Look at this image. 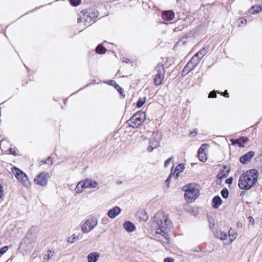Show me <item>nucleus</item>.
Wrapping results in <instances>:
<instances>
[{"mask_svg":"<svg viewBox=\"0 0 262 262\" xmlns=\"http://www.w3.org/2000/svg\"><path fill=\"white\" fill-rule=\"evenodd\" d=\"M172 225V224L168 219H164V222L161 220H157L154 225L155 233L153 236L155 239L163 244H169L168 232Z\"/></svg>","mask_w":262,"mask_h":262,"instance_id":"f257e3e1","label":"nucleus"},{"mask_svg":"<svg viewBox=\"0 0 262 262\" xmlns=\"http://www.w3.org/2000/svg\"><path fill=\"white\" fill-rule=\"evenodd\" d=\"M258 172L256 169L247 170L241 175L238 179V185L240 189L248 190L257 182Z\"/></svg>","mask_w":262,"mask_h":262,"instance_id":"f03ea898","label":"nucleus"},{"mask_svg":"<svg viewBox=\"0 0 262 262\" xmlns=\"http://www.w3.org/2000/svg\"><path fill=\"white\" fill-rule=\"evenodd\" d=\"M145 118L146 115L145 112L138 111L127 121V122L130 127L138 128L145 120Z\"/></svg>","mask_w":262,"mask_h":262,"instance_id":"7ed1b4c3","label":"nucleus"},{"mask_svg":"<svg viewBox=\"0 0 262 262\" xmlns=\"http://www.w3.org/2000/svg\"><path fill=\"white\" fill-rule=\"evenodd\" d=\"M155 70L157 72L155 75L154 82L155 85H159L162 84L165 73V68L163 64L159 63L155 67Z\"/></svg>","mask_w":262,"mask_h":262,"instance_id":"20e7f679","label":"nucleus"},{"mask_svg":"<svg viewBox=\"0 0 262 262\" xmlns=\"http://www.w3.org/2000/svg\"><path fill=\"white\" fill-rule=\"evenodd\" d=\"M98 220L96 217L90 218L83 224L81 229L84 233H88L92 230L97 225Z\"/></svg>","mask_w":262,"mask_h":262,"instance_id":"39448f33","label":"nucleus"},{"mask_svg":"<svg viewBox=\"0 0 262 262\" xmlns=\"http://www.w3.org/2000/svg\"><path fill=\"white\" fill-rule=\"evenodd\" d=\"M199 63V60L193 56L183 68L182 75L184 76L189 73L191 71L194 69Z\"/></svg>","mask_w":262,"mask_h":262,"instance_id":"423d86ee","label":"nucleus"},{"mask_svg":"<svg viewBox=\"0 0 262 262\" xmlns=\"http://www.w3.org/2000/svg\"><path fill=\"white\" fill-rule=\"evenodd\" d=\"M48 174V173H46L44 172H41L34 178V183L36 184L41 186H46L48 182V179L47 178V175Z\"/></svg>","mask_w":262,"mask_h":262,"instance_id":"0eeeda50","label":"nucleus"},{"mask_svg":"<svg viewBox=\"0 0 262 262\" xmlns=\"http://www.w3.org/2000/svg\"><path fill=\"white\" fill-rule=\"evenodd\" d=\"M200 191L199 189L186 192L184 197L187 203H192L199 196Z\"/></svg>","mask_w":262,"mask_h":262,"instance_id":"6e6552de","label":"nucleus"},{"mask_svg":"<svg viewBox=\"0 0 262 262\" xmlns=\"http://www.w3.org/2000/svg\"><path fill=\"white\" fill-rule=\"evenodd\" d=\"M79 185H81L82 188H96L98 185V183L91 179H86L83 181L79 182Z\"/></svg>","mask_w":262,"mask_h":262,"instance_id":"1a4fd4ad","label":"nucleus"},{"mask_svg":"<svg viewBox=\"0 0 262 262\" xmlns=\"http://www.w3.org/2000/svg\"><path fill=\"white\" fill-rule=\"evenodd\" d=\"M38 230V228L37 226H32L27 232L26 237L31 241H34L36 237Z\"/></svg>","mask_w":262,"mask_h":262,"instance_id":"9d476101","label":"nucleus"},{"mask_svg":"<svg viewBox=\"0 0 262 262\" xmlns=\"http://www.w3.org/2000/svg\"><path fill=\"white\" fill-rule=\"evenodd\" d=\"M255 152L253 151H250L244 155L239 158V161L242 164H246L250 161L251 159L254 156Z\"/></svg>","mask_w":262,"mask_h":262,"instance_id":"9b49d317","label":"nucleus"},{"mask_svg":"<svg viewBox=\"0 0 262 262\" xmlns=\"http://www.w3.org/2000/svg\"><path fill=\"white\" fill-rule=\"evenodd\" d=\"M249 140L248 137H243L239 139H231V141L233 145L237 144L239 147H244V144L247 143Z\"/></svg>","mask_w":262,"mask_h":262,"instance_id":"f8f14e48","label":"nucleus"},{"mask_svg":"<svg viewBox=\"0 0 262 262\" xmlns=\"http://www.w3.org/2000/svg\"><path fill=\"white\" fill-rule=\"evenodd\" d=\"M174 13L172 10L163 11L161 14V17L166 20H171L174 17Z\"/></svg>","mask_w":262,"mask_h":262,"instance_id":"ddd939ff","label":"nucleus"},{"mask_svg":"<svg viewBox=\"0 0 262 262\" xmlns=\"http://www.w3.org/2000/svg\"><path fill=\"white\" fill-rule=\"evenodd\" d=\"M209 51V47H205L202 48L200 51L195 53L193 56L194 57L197 58V59L199 60V62H200L201 59L208 53Z\"/></svg>","mask_w":262,"mask_h":262,"instance_id":"4468645a","label":"nucleus"},{"mask_svg":"<svg viewBox=\"0 0 262 262\" xmlns=\"http://www.w3.org/2000/svg\"><path fill=\"white\" fill-rule=\"evenodd\" d=\"M121 212V209L116 206L112 209H111L107 212V215L111 219H115Z\"/></svg>","mask_w":262,"mask_h":262,"instance_id":"2eb2a0df","label":"nucleus"},{"mask_svg":"<svg viewBox=\"0 0 262 262\" xmlns=\"http://www.w3.org/2000/svg\"><path fill=\"white\" fill-rule=\"evenodd\" d=\"M123 227L125 230L128 232H133L136 229L134 224L130 221L125 222L123 224Z\"/></svg>","mask_w":262,"mask_h":262,"instance_id":"dca6fc26","label":"nucleus"},{"mask_svg":"<svg viewBox=\"0 0 262 262\" xmlns=\"http://www.w3.org/2000/svg\"><path fill=\"white\" fill-rule=\"evenodd\" d=\"M100 256V254L97 252H92L90 253L87 257L88 262H97L99 257Z\"/></svg>","mask_w":262,"mask_h":262,"instance_id":"f3484780","label":"nucleus"},{"mask_svg":"<svg viewBox=\"0 0 262 262\" xmlns=\"http://www.w3.org/2000/svg\"><path fill=\"white\" fill-rule=\"evenodd\" d=\"M212 207L214 209L218 208L221 205L222 203V200L221 198L218 196L216 195L214 196L212 199Z\"/></svg>","mask_w":262,"mask_h":262,"instance_id":"a211bd4d","label":"nucleus"},{"mask_svg":"<svg viewBox=\"0 0 262 262\" xmlns=\"http://www.w3.org/2000/svg\"><path fill=\"white\" fill-rule=\"evenodd\" d=\"M17 179L21 181L24 186H27L29 184L27 176L25 172H24V176L23 174L20 175Z\"/></svg>","mask_w":262,"mask_h":262,"instance_id":"6ab92c4d","label":"nucleus"},{"mask_svg":"<svg viewBox=\"0 0 262 262\" xmlns=\"http://www.w3.org/2000/svg\"><path fill=\"white\" fill-rule=\"evenodd\" d=\"M198 189L194 187V186L192 184H189L187 185H185L183 187L182 190L186 192L192 191L195 190H198Z\"/></svg>","mask_w":262,"mask_h":262,"instance_id":"aec40b11","label":"nucleus"},{"mask_svg":"<svg viewBox=\"0 0 262 262\" xmlns=\"http://www.w3.org/2000/svg\"><path fill=\"white\" fill-rule=\"evenodd\" d=\"M11 171L16 178L20 175L23 174L24 176V172L16 167H13L11 169Z\"/></svg>","mask_w":262,"mask_h":262,"instance_id":"412c9836","label":"nucleus"},{"mask_svg":"<svg viewBox=\"0 0 262 262\" xmlns=\"http://www.w3.org/2000/svg\"><path fill=\"white\" fill-rule=\"evenodd\" d=\"M262 11V8L260 6H252L249 10L251 14H256Z\"/></svg>","mask_w":262,"mask_h":262,"instance_id":"4be33fe9","label":"nucleus"},{"mask_svg":"<svg viewBox=\"0 0 262 262\" xmlns=\"http://www.w3.org/2000/svg\"><path fill=\"white\" fill-rule=\"evenodd\" d=\"M138 213L139 215V218L141 220H142L143 221H146L148 219L147 213L145 210H141L140 212H139Z\"/></svg>","mask_w":262,"mask_h":262,"instance_id":"5701e85b","label":"nucleus"},{"mask_svg":"<svg viewBox=\"0 0 262 262\" xmlns=\"http://www.w3.org/2000/svg\"><path fill=\"white\" fill-rule=\"evenodd\" d=\"M106 51V48L102 46L101 44H99L96 48V52L99 54H102L105 53Z\"/></svg>","mask_w":262,"mask_h":262,"instance_id":"b1692460","label":"nucleus"},{"mask_svg":"<svg viewBox=\"0 0 262 262\" xmlns=\"http://www.w3.org/2000/svg\"><path fill=\"white\" fill-rule=\"evenodd\" d=\"M230 170H227L226 171L221 170L217 174V177L219 179L222 180L225 178H226L229 175Z\"/></svg>","mask_w":262,"mask_h":262,"instance_id":"393cba45","label":"nucleus"},{"mask_svg":"<svg viewBox=\"0 0 262 262\" xmlns=\"http://www.w3.org/2000/svg\"><path fill=\"white\" fill-rule=\"evenodd\" d=\"M215 236L217 238L221 240H224L226 238L227 235L226 232L217 231L215 233Z\"/></svg>","mask_w":262,"mask_h":262,"instance_id":"a878e982","label":"nucleus"},{"mask_svg":"<svg viewBox=\"0 0 262 262\" xmlns=\"http://www.w3.org/2000/svg\"><path fill=\"white\" fill-rule=\"evenodd\" d=\"M149 143L150 145V146L154 148H157L160 146L159 142L158 140L154 139H150Z\"/></svg>","mask_w":262,"mask_h":262,"instance_id":"bb28decb","label":"nucleus"},{"mask_svg":"<svg viewBox=\"0 0 262 262\" xmlns=\"http://www.w3.org/2000/svg\"><path fill=\"white\" fill-rule=\"evenodd\" d=\"M146 97L139 98V99H138V100L137 102V104H136L137 107L138 108L141 107L145 103V102L146 101Z\"/></svg>","mask_w":262,"mask_h":262,"instance_id":"cd10ccee","label":"nucleus"},{"mask_svg":"<svg viewBox=\"0 0 262 262\" xmlns=\"http://www.w3.org/2000/svg\"><path fill=\"white\" fill-rule=\"evenodd\" d=\"M79 239V237L78 236H76L75 234H73L71 237H69L67 239V242L69 243L72 244L76 242L77 240Z\"/></svg>","mask_w":262,"mask_h":262,"instance_id":"c85d7f7f","label":"nucleus"},{"mask_svg":"<svg viewBox=\"0 0 262 262\" xmlns=\"http://www.w3.org/2000/svg\"><path fill=\"white\" fill-rule=\"evenodd\" d=\"M221 193L224 199H227L229 196V190L224 188L221 190Z\"/></svg>","mask_w":262,"mask_h":262,"instance_id":"c756f323","label":"nucleus"},{"mask_svg":"<svg viewBox=\"0 0 262 262\" xmlns=\"http://www.w3.org/2000/svg\"><path fill=\"white\" fill-rule=\"evenodd\" d=\"M198 157L199 160L202 162H204L207 160L206 154L205 153H200V152H198Z\"/></svg>","mask_w":262,"mask_h":262,"instance_id":"7c9ffc66","label":"nucleus"},{"mask_svg":"<svg viewBox=\"0 0 262 262\" xmlns=\"http://www.w3.org/2000/svg\"><path fill=\"white\" fill-rule=\"evenodd\" d=\"M185 169V165L183 163H180L175 168L176 171L182 172Z\"/></svg>","mask_w":262,"mask_h":262,"instance_id":"2f4dec72","label":"nucleus"},{"mask_svg":"<svg viewBox=\"0 0 262 262\" xmlns=\"http://www.w3.org/2000/svg\"><path fill=\"white\" fill-rule=\"evenodd\" d=\"M8 246H5L0 248V257L4 254L8 250Z\"/></svg>","mask_w":262,"mask_h":262,"instance_id":"473e14b6","label":"nucleus"},{"mask_svg":"<svg viewBox=\"0 0 262 262\" xmlns=\"http://www.w3.org/2000/svg\"><path fill=\"white\" fill-rule=\"evenodd\" d=\"M208 222L209 223V228L212 229L214 228V220L212 217H210L208 216Z\"/></svg>","mask_w":262,"mask_h":262,"instance_id":"72a5a7b5","label":"nucleus"},{"mask_svg":"<svg viewBox=\"0 0 262 262\" xmlns=\"http://www.w3.org/2000/svg\"><path fill=\"white\" fill-rule=\"evenodd\" d=\"M85 189V188L81 187V185H79V182L75 188V191L77 193H80L83 191V189Z\"/></svg>","mask_w":262,"mask_h":262,"instance_id":"f704fd0d","label":"nucleus"},{"mask_svg":"<svg viewBox=\"0 0 262 262\" xmlns=\"http://www.w3.org/2000/svg\"><path fill=\"white\" fill-rule=\"evenodd\" d=\"M81 0H70L71 5L73 6H77L80 4Z\"/></svg>","mask_w":262,"mask_h":262,"instance_id":"c9c22d12","label":"nucleus"},{"mask_svg":"<svg viewBox=\"0 0 262 262\" xmlns=\"http://www.w3.org/2000/svg\"><path fill=\"white\" fill-rule=\"evenodd\" d=\"M9 150L10 153L14 156H17L18 155V154L17 152V149L15 148L10 147L9 148Z\"/></svg>","mask_w":262,"mask_h":262,"instance_id":"e433bc0d","label":"nucleus"},{"mask_svg":"<svg viewBox=\"0 0 262 262\" xmlns=\"http://www.w3.org/2000/svg\"><path fill=\"white\" fill-rule=\"evenodd\" d=\"M229 236L233 237V239H231V242L233 241L234 239L235 238V236H234L235 232L234 231L232 230V229H230L228 232Z\"/></svg>","mask_w":262,"mask_h":262,"instance_id":"4c0bfd02","label":"nucleus"},{"mask_svg":"<svg viewBox=\"0 0 262 262\" xmlns=\"http://www.w3.org/2000/svg\"><path fill=\"white\" fill-rule=\"evenodd\" d=\"M209 98H216V92L213 91L211 92L209 94Z\"/></svg>","mask_w":262,"mask_h":262,"instance_id":"58836bf2","label":"nucleus"},{"mask_svg":"<svg viewBox=\"0 0 262 262\" xmlns=\"http://www.w3.org/2000/svg\"><path fill=\"white\" fill-rule=\"evenodd\" d=\"M172 157H170L169 158L167 159L164 162V166L165 167H167L169 164V163L170 162V161L172 160Z\"/></svg>","mask_w":262,"mask_h":262,"instance_id":"ea45409f","label":"nucleus"},{"mask_svg":"<svg viewBox=\"0 0 262 262\" xmlns=\"http://www.w3.org/2000/svg\"><path fill=\"white\" fill-rule=\"evenodd\" d=\"M233 182V178L232 177H230L226 180V183L228 184H231Z\"/></svg>","mask_w":262,"mask_h":262,"instance_id":"a19ab883","label":"nucleus"},{"mask_svg":"<svg viewBox=\"0 0 262 262\" xmlns=\"http://www.w3.org/2000/svg\"><path fill=\"white\" fill-rule=\"evenodd\" d=\"M172 173L170 174L165 181V183L168 185L170 182Z\"/></svg>","mask_w":262,"mask_h":262,"instance_id":"79ce46f5","label":"nucleus"},{"mask_svg":"<svg viewBox=\"0 0 262 262\" xmlns=\"http://www.w3.org/2000/svg\"><path fill=\"white\" fill-rule=\"evenodd\" d=\"M164 262H174V259L171 257H166L165 258Z\"/></svg>","mask_w":262,"mask_h":262,"instance_id":"37998d69","label":"nucleus"},{"mask_svg":"<svg viewBox=\"0 0 262 262\" xmlns=\"http://www.w3.org/2000/svg\"><path fill=\"white\" fill-rule=\"evenodd\" d=\"M221 94L222 95H223L225 97L228 98L229 97V93L227 90H226L224 93L221 92Z\"/></svg>","mask_w":262,"mask_h":262,"instance_id":"c03bdc74","label":"nucleus"},{"mask_svg":"<svg viewBox=\"0 0 262 262\" xmlns=\"http://www.w3.org/2000/svg\"><path fill=\"white\" fill-rule=\"evenodd\" d=\"M3 196V187L0 184V199H1Z\"/></svg>","mask_w":262,"mask_h":262,"instance_id":"a18cd8bd","label":"nucleus"},{"mask_svg":"<svg viewBox=\"0 0 262 262\" xmlns=\"http://www.w3.org/2000/svg\"><path fill=\"white\" fill-rule=\"evenodd\" d=\"M179 171H176V170L174 169V171H173V174L174 177H176V179H177L179 176Z\"/></svg>","mask_w":262,"mask_h":262,"instance_id":"49530a36","label":"nucleus"},{"mask_svg":"<svg viewBox=\"0 0 262 262\" xmlns=\"http://www.w3.org/2000/svg\"><path fill=\"white\" fill-rule=\"evenodd\" d=\"M247 193L245 191H242L239 194V196L241 197H244L245 195H247Z\"/></svg>","mask_w":262,"mask_h":262,"instance_id":"de8ad7c7","label":"nucleus"},{"mask_svg":"<svg viewBox=\"0 0 262 262\" xmlns=\"http://www.w3.org/2000/svg\"><path fill=\"white\" fill-rule=\"evenodd\" d=\"M196 132L195 130H193L192 132H191L189 135V136L194 137L196 135Z\"/></svg>","mask_w":262,"mask_h":262,"instance_id":"09e8293b","label":"nucleus"},{"mask_svg":"<svg viewBox=\"0 0 262 262\" xmlns=\"http://www.w3.org/2000/svg\"><path fill=\"white\" fill-rule=\"evenodd\" d=\"M240 21H240V23H241V24H246V22H247L246 19H244V18H241L240 19Z\"/></svg>","mask_w":262,"mask_h":262,"instance_id":"8fccbe9b","label":"nucleus"},{"mask_svg":"<svg viewBox=\"0 0 262 262\" xmlns=\"http://www.w3.org/2000/svg\"><path fill=\"white\" fill-rule=\"evenodd\" d=\"M154 149V148H153L152 147H151L150 145L149 144V146H148V148H147L148 151L149 152H151Z\"/></svg>","mask_w":262,"mask_h":262,"instance_id":"3c124183","label":"nucleus"},{"mask_svg":"<svg viewBox=\"0 0 262 262\" xmlns=\"http://www.w3.org/2000/svg\"><path fill=\"white\" fill-rule=\"evenodd\" d=\"M122 61L125 63H128L130 61V60L128 58L123 57Z\"/></svg>","mask_w":262,"mask_h":262,"instance_id":"603ef678","label":"nucleus"},{"mask_svg":"<svg viewBox=\"0 0 262 262\" xmlns=\"http://www.w3.org/2000/svg\"><path fill=\"white\" fill-rule=\"evenodd\" d=\"M205 150L204 148H203L202 147H200L199 150H198V152H200V153H205Z\"/></svg>","mask_w":262,"mask_h":262,"instance_id":"864d4df0","label":"nucleus"},{"mask_svg":"<svg viewBox=\"0 0 262 262\" xmlns=\"http://www.w3.org/2000/svg\"><path fill=\"white\" fill-rule=\"evenodd\" d=\"M47 253L46 254V257L47 259H49V250H47Z\"/></svg>","mask_w":262,"mask_h":262,"instance_id":"5fc2aeb1","label":"nucleus"},{"mask_svg":"<svg viewBox=\"0 0 262 262\" xmlns=\"http://www.w3.org/2000/svg\"><path fill=\"white\" fill-rule=\"evenodd\" d=\"M118 91L120 93V94H122V93L123 92V90L122 88H120Z\"/></svg>","mask_w":262,"mask_h":262,"instance_id":"6e6d98bb","label":"nucleus"},{"mask_svg":"<svg viewBox=\"0 0 262 262\" xmlns=\"http://www.w3.org/2000/svg\"><path fill=\"white\" fill-rule=\"evenodd\" d=\"M179 30H180L179 29V28H175L173 29V31H174V32H177V31H178Z\"/></svg>","mask_w":262,"mask_h":262,"instance_id":"4d7b16f0","label":"nucleus"},{"mask_svg":"<svg viewBox=\"0 0 262 262\" xmlns=\"http://www.w3.org/2000/svg\"><path fill=\"white\" fill-rule=\"evenodd\" d=\"M250 220L251 221V219H252L253 222H254V220L252 217H249Z\"/></svg>","mask_w":262,"mask_h":262,"instance_id":"13d9d810","label":"nucleus"},{"mask_svg":"<svg viewBox=\"0 0 262 262\" xmlns=\"http://www.w3.org/2000/svg\"><path fill=\"white\" fill-rule=\"evenodd\" d=\"M102 221H103V222H105V220H104V219H102Z\"/></svg>","mask_w":262,"mask_h":262,"instance_id":"bf43d9fd","label":"nucleus"},{"mask_svg":"<svg viewBox=\"0 0 262 262\" xmlns=\"http://www.w3.org/2000/svg\"><path fill=\"white\" fill-rule=\"evenodd\" d=\"M102 221H103V222H105V220H104V219H102Z\"/></svg>","mask_w":262,"mask_h":262,"instance_id":"052dcab7","label":"nucleus"},{"mask_svg":"<svg viewBox=\"0 0 262 262\" xmlns=\"http://www.w3.org/2000/svg\"><path fill=\"white\" fill-rule=\"evenodd\" d=\"M49 160V157L47 158V161Z\"/></svg>","mask_w":262,"mask_h":262,"instance_id":"680f3d73","label":"nucleus"}]
</instances>
